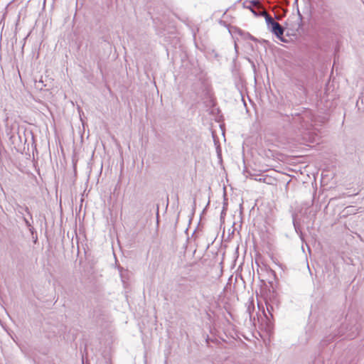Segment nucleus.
I'll list each match as a JSON object with an SVG mask.
<instances>
[{
  "label": "nucleus",
  "instance_id": "f257e3e1",
  "mask_svg": "<svg viewBox=\"0 0 364 364\" xmlns=\"http://www.w3.org/2000/svg\"><path fill=\"white\" fill-rule=\"evenodd\" d=\"M277 37L281 38L284 32V28L277 21L274 22L272 25L268 27Z\"/></svg>",
  "mask_w": 364,
  "mask_h": 364
},
{
  "label": "nucleus",
  "instance_id": "f03ea898",
  "mask_svg": "<svg viewBox=\"0 0 364 364\" xmlns=\"http://www.w3.org/2000/svg\"><path fill=\"white\" fill-rule=\"evenodd\" d=\"M16 210L18 212V213L19 215H21L22 217L23 216V212H26L27 213V215L30 217V219L33 220V215H32L29 208L26 205H21L18 204V205H16Z\"/></svg>",
  "mask_w": 364,
  "mask_h": 364
},
{
  "label": "nucleus",
  "instance_id": "7ed1b4c3",
  "mask_svg": "<svg viewBox=\"0 0 364 364\" xmlns=\"http://www.w3.org/2000/svg\"><path fill=\"white\" fill-rule=\"evenodd\" d=\"M263 16L265 18V21L267 23V27L274 23L275 21L272 18V17L268 14L267 12H263Z\"/></svg>",
  "mask_w": 364,
  "mask_h": 364
},
{
  "label": "nucleus",
  "instance_id": "20e7f679",
  "mask_svg": "<svg viewBox=\"0 0 364 364\" xmlns=\"http://www.w3.org/2000/svg\"><path fill=\"white\" fill-rule=\"evenodd\" d=\"M28 228V230H29L30 232L31 233L32 237L33 238H34V234H36V237H35V240H34V242H36V240H37V235H36V232H35V230H34L33 227L31 226V227H29Z\"/></svg>",
  "mask_w": 364,
  "mask_h": 364
},
{
  "label": "nucleus",
  "instance_id": "39448f33",
  "mask_svg": "<svg viewBox=\"0 0 364 364\" xmlns=\"http://www.w3.org/2000/svg\"><path fill=\"white\" fill-rule=\"evenodd\" d=\"M267 305V310L270 317H272V311L273 310V307L271 305H269L267 303H266Z\"/></svg>",
  "mask_w": 364,
  "mask_h": 364
},
{
  "label": "nucleus",
  "instance_id": "423d86ee",
  "mask_svg": "<svg viewBox=\"0 0 364 364\" xmlns=\"http://www.w3.org/2000/svg\"><path fill=\"white\" fill-rule=\"evenodd\" d=\"M22 218H23V222L27 228L32 226L31 222L28 219H26L24 216H23Z\"/></svg>",
  "mask_w": 364,
  "mask_h": 364
},
{
  "label": "nucleus",
  "instance_id": "0eeeda50",
  "mask_svg": "<svg viewBox=\"0 0 364 364\" xmlns=\"http://www.w3.org/2000/svg\"><path fill=\"white\" fill-rule=\"evenodd\" d=\"M293 223H294V226L296 232H298L299 228V225L295 220H294Z\"/></svg>",
  "mask_w": 364,
  "mask_h": 364
},
{
  "label": "nucleus",
  "instance_id": "6e6552de",
  "mask_svg": "<svg viewBox=\"0 0 364 364\" xmlns=\"http://www.w3.org/2000/svg\"><path fill=\"white\" fill-rule=\"evenodd\" d=\"M250 3L252 5H257V4H259V1H255V0L251 1Z\"/></svg>",
  "mask_w": 364,
  "mask_h": 364
},
{
  "label": "nucleus",
  "instance_id": "1a4fd4ad",
  "mask_svg": "<svg viewBox=\"0 0 364 364\" xmlns=\"http://www.w3.org/2000/svg\"><path fill=\"white\" fill-rule=\"evenodd\" d=\"M333 338H327L326 340L323 341L324 342H331L332 341Z\"/></svg>",
  "mask_w": 364,
  "mask_h": 364
},
{
  "label": "nucleus",
  "instance_id": "9d476101",
  "mask_svg": "<svg viewBox=\"0 0 364 364\" xmlns=\"http://www.w3.org/2000/svg\"><path fill=\"white\" fill-rule=\"evenodd\" d=\"M264 315H265V316H266L267 319H268V320H269V316H268L267 314H265Z\"/></svg>",
  "mask_w": 364,
  "mask_h": 364
},
{
  "label": "nucleus",
  "instance_id": "9b49d317",
  "mask_svg": "<svg viewBox=\"0 0 364 364\" xmlns=\"http://www.w3.org/2000/svg\"><path fill=\"white\" fill-rule=\"evenodd\" d=\"M250 9L252 11V12H253L255 14V12L254 11V10L252 9H251V8H250Z\"/></svg>",
  "mask_w": 364,
  "mask_h": 364
},
{
  "label": "nucleus",
  "instance_id": "f8f14e48",
  "mask_svg": "<svg viewBox=\"0 0 364 364\" xmlns=\"http://www.w3.org/2000/svg\"><path fill=\"white\" fill-rule=\"evenodd\" d=\"M223 213H225V208H223V209L222 214Z\"/></svg>",
  "mask_w": 364,
  "mask_h": 364
},
{
  "label": "nucleus",
  "instance_id": "ddd939ff",
  "mask_svg": "<svg viewBox=\"0 0 364 364\" xmlns=\"http://www.w3.org/2000/svg\"><path fill=\"white\" fill-rule=\"evenodd\" d=\"M223 213H225V208H223V209L222 214Z\"/></svg>",
  "mask_w": 364,
  "mask_h": 364
}]
</instances>
